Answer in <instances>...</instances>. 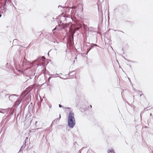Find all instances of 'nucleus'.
I'll list each match as a JSON object with an SVG mask.
<instances>
[{"label":"nucleus","instance_id":"f257e3e1","mask_svg":"<svg viewBox=\"0 0 153 153\" xmlns=\"http://www.w3.org/2000/svg\"><path fill=\"white\" fill-rule=\"evenodd\" d=\"M75 122L74 113L72 111H71L68 114V126L70 128H73L75 125Z\"/></svg>","mask_w":153,"mask_h":153},{"label":"nucleus","instance_id":"f03ea898","mask_svg":"<svg viewBox=\"0 0 153 153\" xmlns=\"http://www.w3.org/2000/svg\"><path fill=\"white\" fill-rule=\"evenodd\" d=\"M32 89L30 88V89H27L21 95L20 97L21 99H19L17 100L15 102V104L16 106H18L20 103L22 99Z\"/></svg>","mask_w":153,"mask_h":153},{"label":"nucleus","instance_id":"7ed1b4c3","mask_svg":"<svg viewBox=\"0 0 153 153\" xmlns=\"http://www.w3.org/2000/svg\"><path fill=\"white\" fill-rule=\"evenodd\" d=\"M8 1V2H10V0H0V4L2 7L3 10L4 12L6 11V8L5 7L6 2Z\"/></svg>","mask_w":153,"mask_h":153},{"label":"nucleus","instance_id":"20e7f679","mask_svg":"<svg viewBox=\"0 0 153 153\" xmlns=\"http://www.w3.org/2000/svg\"><path fill=\"white\" fill-rule=\"evenodd\" d=\"M71 23L69 22L68 23L64 24L62 23L61 25H58V27H60V29L62 30V29H64L66 28L69 27V26L71 25Z\"/></svg>","mask_w":153,"mask_h":153},{"label":"nucleus","instance_id":"39448f33","mask_svg":"<svg viewBox=\"0 0 153 153\" xmlns=\"http://www.w3.org/2000/svg\"><path fill=\"white\" fill-rule=\"evenodd\" d=\"M83 5L81 3L77 5V7H76V9H77V10L79 13H81L83 10Z\"/></svg>","mask_w":153,"mask_h":153},{"label":"nucleus","instance_id":"423d86ee","mask_svg":"<svg viewBox=\"0 0 153 153\" xmlns=\"http://www.w3.org/2000/svg\"><path fill=\"white\" fill-rule=\"evenodd\" d=\"M41 58L39 57L36 59L34 61V62H37V65L38 66H41L42 65V63L41 62Z\"/></svg>","mask_w":153,"mask_h":153},{"label":"nucleus","instance_id":"0eeeda50","mask_svg":"<svg viewBox=\"0 0 153 153\" xmlns=\"http://www.w3.org/2000/svg\"><path fill=\"white\" fill-rule=\"evenodd\" d=\"M82 25L79 23H77L76 24V27L74 28V31L76 32L82 27Z\"/></svg>","mask_w":153,"mask_h":153},{"label":"nucleus","instance_id":"6e6552de","mask_svg":"<svg viewBox=\"0 0 153 153\" xmlns=\"http://www.w3.org/2000/svg\"><path fill=\"white\" fill-rule=\"evenodd\" d=\"M15 110V109L13 108H9L8 110V113L10 114V115H12L13 113Z\"/></svg>","mask_w":153,"mask_h":153},{"label":"nucleus","instance_id":"1a4fd4ad","mask_svg":"<svg viewBox=\"0 0 153 153\" xmlns=\"http://www.w3.org/2000/svg\"><path fill=\"white\" fill-rule=\"evenodd\" d=\"M13 96L18 97V95L16 94H12L9 96V100H13Z\"/></svg>","mask_w":153,"mask_h":153},{"label":"nucleus","instance_id":"9d476101","mask_svg":"<svg viewBox=\"0 0 153 153\" xmlns=\"http://www.w3.org/2000/svg\"><path fill=\"white\" fill-rule=\"evenodd\" d=\"M25 146H26V144H25V143H24L23 144V145L21 147L19 151H22L25 148Z\"/></svg>","mask_w":153,"mask_h":153},{"label":"nucleus","instance_id":"9b49d317","mask_svg":"<svg viewBox=\"0 0 153 153\" xmlns=\"http://www.w3.org/2000/svg\"><path fill=\"white\" fill-rule=\"evenodd\" d=\"M42 128H36L35 129H32L31 131H30V132L33 131L34 132H36V130H39L41 129H42Z\"/></svg>","mask_w":153,"mask_h":153},{"label":"nucleus","instance_id":"f8f14e48","mask_svg":"<svg viewBox=\"0 0 153 153\" xmlns=\"http://www.w3.org/2000/svg\"><path fill=\"white\" fill-rule=\"evenodd\" d=\"M60 118H61V115L60 114L59 115V117L58 118H57L56 119L54 120L53 121V122H55V121H59Z\"/></svg>","mask_w":153,"mask_h":153},{"label":"nucleus","instance_id":"ddd939ff","mask_svg":"<svg viewBox=\"0 0 153 153\" xmlns=\"http://www.w3.org/2000/svg\"><path fill=\"white\" fill-rule=\"evenodd\" d=\"M59 108L63 107V108H67V109H69L71 108H69V107H67V108L65 107V108H64L63 106H62V105L61 104H59Z\"/></svg>","mask_w":153,"mask_h":153},{"label":"nucleus","instance_id":"4468645a","mask_svg":"<svg viewBox=\"0 0 153 153\" xmlns=\"http://www.w3.org/2000/svg\"><path fill=\"white\" fill-rule=\"evenodd\" d=\"M10 95L9 94H7L5 95V97L9 99Z\"/></svg>","mask_w":153,"mask_h":153},{"label":"nucleus","instance_id":"2eb2a0df","mask_svg":"<svg viewBox=\"0 0 153 153\" xmlns=\"http://www.w3.org/2000/svg\"><path fill=\"white\" fill-rule=\"evenodd\" d=\"M91 48H88L87 49V51L86 52V54H87L91 50Z\"/></svg>","mask_w":153,"mask_h":153},{"label":"nucleus","instance_id":"dca6fc26","mask_svg":"<svg viewBox=\"0 0 153 153\" xmlns=\"http://www.w3.org/2000/svg\"><path fill=\"white\" fill-rule=\"evenodd\" d=\"M53 76H52L53 77H59L61 79H63V78L61 77V76H56V75H53Z\"/></svg>","mask_w":153,"mask_h":153},{"label":"nucleus","instance_id":"f3484780","mask_svg":"<svg viewBox=\"0 0 153 153\" xmlns=\"http://www.w3.org/2000/svg\"><path fill=\"white\" fill-rule=\"evenodd\" d=\"M149 108V107H147L146 108H145L144 109V111H146V109L147 108ZM151 108H149V109H147V111H148V110H149Z\"/></svg>","mask_w":153,"mask_h":153},{"label":"nucleus","instance_id":"a211bd4d","mask_svg":"<svg viewBox=\"0 0 153 153\" xmlns=\"http://www.w3.org/2000/svg\"><path fill=\"white\" fill-rule=\"evenodd\" d=\"M39 57L41 58V60H42V59L43 60V59H45V58L44 56H40V57Z\"/></svg>","mask_w":153,"mask_h":153},{"label":"nucleus","instance_id":"6ab92c4d","mask_svg":"<svg viewBox=\"0 0 153 153\" xmlns=\"http://www.w3.org/2000/svg\"><path fill=\"white\" fill-rule=\"evenodd\" d=\"M108 152L109 153H110V152H114V151L113 149H111V150H110L109 151H108Z\"/></svg>","mask_w":153,"mask_h":153},{"label":"nucleus","instance_id":"aec40b11","mask_svg":"<svg viewBox=\"0 0 153 153\" xmlns=\"http://www.w3.org/2000/svg\"><path fill=\"white\" fill-rule=\"evenodd\" d=\"M94 44L92 43L91 44V47L90 48L91 49H92L94 47Z\"/></svg>","mask_w":153,"mask_h":153},{"label":"nucleus","instance_id":"412c9836","mask_svg":"<svg viewBox=\"0 0 153 153\" xmlns=\"http://www.w3.org/2000/svg\"><path fill=\"white\" fill-rule=\"evenodd\" d=\"M57 29V27H56L54 29H53V30H52V33H54V32H53V31L56 30Z\"/></svg>","mask_w":153,"mask_h":153},{"label":"nucleus","instance_id":"4be33fe9","mask_svg":"<svg viewBox=\"0 0 153 153\" xmlns=\"http://www.w3.org/2000/svg\"><path fill=\"white\" fill-rule=\"evenodd\" d=\"M84 28L86 30V27H87V26L86 25H84Z\"/></svg>","mask_w":153,"mask_h":153},{"label":"nucleus","instance_id":"5701e85b","mask_svg":"<svg viewBox=\"0 0 153 153\" xmlns=\"http://www.w3.org/2000/svg\"><path fill=\"white\" fill-rule=\"evenodd\" d=\"M100 20H101V22H102V21H103V17H102V16H101V17L100 18Z\"/></svg>","mask_w":153,"mask_h":153},{"label":"nucleus","instance_id":"b1692460","mask_svg":"<svg viewBox=\"0 0 153 153\" xmlns=\"http://www.w3.org/2000/svg\"><path fill=\"white\" fill-rule=\"evenodd\" d=\"M115 31H119V32H121L123 33H124V32H123V31H121V30H114Z\"/></svg>","mask_w":153,"mask_h":153},{"label":"nucleus","instance_id":"393cba45","mask_svg":"<svg viewBox=\"0 0 153 153\" xmlns=\"http://www.w3.org/2000/svg\"><path fill=\"white\" fill-rule=\"evenodd\" d=\"M28 96V97H29L30 98V100H31V94H29Z\"/></svg>","mask_w":153,"mask_h":153},{"label":"nucleus","instance_id":"a878e982","mask_svg":"<svg viewBox=\"0 0 153 153\" xmlns=\"http://www.w3.org/2000/svg\"><path fill=\"white\" fill-rule=\"evenodd\" d=\"M143 113H144V111H142L140 113V117H141V114H143Z\"/></svg>","mask_w":153,"mask_h":153},{"label":"nucleus","instance_id":"bb28decb","mask_svg":"<svg viewBox=\"0 0 153 153\" xmlns=\"http://www.w3.org/2000/svg\"><path fill=\"white\" fill-rule=\"evenodd\" d=\"M28 139V137H26L25 139V144L26 143V140H27Z\"/></svg>","mask_w":153,"mask_h":153},{"label":"nucleus","instance_id":"cd10ccee","mask_svg":"<svg viewBox=\"0 0 153 153\" xmlns=\"http://www.w3.org/2000/svg\"><path fill=\"white\" fill-rule=\"evenodd\" d=\"M32 106V103H31L30 104V105L29 106V107H31Z\"/></svg>","mask_w":153,"mask_h":153},{"label":"nucleus","instance_id":"c85d7f7f","mask_svg":"<svg viewBox=\"0 0 153 153\" xmlns=\"http://www.w3.org/2000/svg\"><path fill=\"white\" fill-rule=\"evenodd\" d=\"M74 72V71H71V72H69V74H68L70 75V74H71V73H72V72Z\"/></svg>","mask_w":153,"mask_h":153},{"label":"nucleus","instance_id":"c756f323","mask_svg":"<svg viewBox=\"0 0 153 153\" xmlns=\"http://www.w3.org/2000/svg\"><path fill=\"white\" fill-rule=\"evenodd\" d=\"M17 41V39H15L13 40V42H16V41Z\"/></svg>","mask_w":153,"mask_h":153},{"label":"nucleus","instance_id":"7c9ffc66","mask_svg":"<svg viewBox=\"0 0 153 153\" xmlns=\"http://www.w3.org/2000/svg\"><path fill=\"white\" fill-rule=\"evenodd\" d=\"M23 65H26L25 62H24V61H23Z\"/></svg>","mask_w":153,"mask_h":153},{"label":"nucleus","instance_id":"2f4dec72","mask_svg":"<svg viewBox=\"0 0 153 153\" xmlns=\"http://www.w3.org/2000/svg\"><path fill=\"white\" fill-rule=\"evenodd\" d=\"M94 46H98V47H99L98 45H97L96 44H94Z\"/></svg>","mask_w":153,"mask_h":153},{"label":"nucleus","instance_id":"473e14b6","mask_svg":"<svg viewBox=\"0 0 153 153\" xmlns=\"http://www.w3.org/2000/svg\"><path fill=\"white\" fill-rule=\"evenodd\" d=\"M51 78V76L49 77L48 78V80L49 81Z\"/></svg>","mask_w":153,"mask_h":153},{"label":"nucleus","instance_id":"72a5a7b5","mask_svg":"<svg viewBox=\"0 0 153 153\" xmlns=\"http://www.w3.org/2000/svg\"><path fill=\"white\" fill-rule=\"evenodd\" d=\"M59 75V74H52V75Z\"/></svg>","mask_w":153,"mask_h":153},{"label":"nucleus","instance_id":"f704fd0d","mask_svg":"<svg viewBox=\"0 0 153 153\" xmlns=\"http://www.w3.org/2000/svg\"><path fill=\"white\" fill-rule=\"evenodd\" d=\"M37 122H38L37 121H36L35 122V125H36V124L37 123Z\"/></svg>","mask_w":153,"mask_h":153},{"label":"nucleus","instance_id":"c9c22d12","mask_svg":"<svg viewBox=\"0 0 153 153\" xmlns=\"http://www.w3.org/2000/svg\"><path fill=\"white\" fill-rule=\"evenodd\" d=\"M1 110H2V109H0V113H3V112L1 111Z\"/></svg>","mask_w":153,"mask_h":153},{"label":"nucleus","instance_id":"e433bc0d","mask_svg":"<svg viewBox=\"0 0 153 153\" xmlns=\"http://www.w3.org/2000/svg\"><path fill=\"white\" fill-rule=\"evenodd\" d=\"M57 121H55V122H52V123H57Z\"/></svg>","mask_w":153,"mask_h":153},{"label":"nucleus","instance_id":"4c0bfd02","mask_svg":"<svg viewBox=\"0 0 153 153\" xmlns=\"http://www.w3.org/2000/svg\"><path fill=\"white\" fill-rule=\"evenodd\" d=\"M51 106H51V105H49V107L50 108H51Z\"/></svg>","mask_w":153,"mask_h":153},{"label":"nucleus","instance_id":"58836bf2","mask_svg":"<svg viewBox=\"0 0 153 153\" xmlns=\"http://www.w3.org/2000/svg\"><path fill=\"white\" fill-rule=\"evenodd\" d=\"M138 93H141V91H138Z\"/></svg>","mask_w":153,"mask_h":153},{"label":"nucleus","instance_id":"ea45409f","mask_svg":"<svg viewBox=\"0 0 153 153\" xmlns=\"http://www.w3.org/2000/svg\"><path fill=\"white\" fill-rule=\"evenodd\" d=\"M150 116H152V113H151L150 114Z\"/></svg>","mask_w":153,"mask_h":153},{"label":"nucleus","instance_id":"a19ab883","mask_svg":"<svg viewBox=\"0 0 153 153\" xmlns=\"http://www.w3.org/2000/svg\"><path fill=\"white\" fill-rule=\"evenodd\" d=\"M75 59H77V57H76L75 58H74Z\"/></svg>","mask_w":153,"mask_h":153},{"label":"nucleus","instance_id":"79ce46f5","mask_svg":"<svg viewBox=\"0 0 153 153\" xmlns=\"http://www.w3.org/2000/svg\"><path fill=\"white\" fill-rule=\"evenodd\" d=\"M62 73H60L59 74V75H62Z\"/></svg>","mask_w":153,"mask_h":153},{"label":"nucleus","instance_id":"37998d69","mask_svg":"<svg viewBox=\"0 0 153 153\" xmlns=\"http://www.w3.org/2000/svg\"><path fill=\"white\" fill-rule=\"evenodd\" d=\"M128 79H129V80L130 81V79H129V78H128Z\"/></svg>","mask_w":153,"mask_h":153},{"label":"nucleus","instance_id":"c03bdc74","mask_svg":"<svg viewBox=\"0 0 153 153\" xmlns=\"http://www.w3.org/2000/svg\"><path fill=\"white\" fill-rule=\"evenodd\" d=\"M90 107H92V105H90Z\"/></svg>","mask_w":153,"mask_h":153},{"label":"nucleus","instance_id":"a18cd8bd","mask_svg":"<svg viewBox=\"0 0 153 153\" xmlns=\"http://www.w3.org/2000/svg\"><path fill=\"white\" fill-rule=\"evenodd\" d=\"M133 99H134V96H133Z\"/></svg>","mask_w":153,"mask_h":153},{"label":"nucleus","instance_id":"49530a36","mask_svg":"<svg viewBox=\"0 0 153 153\" xmlns=\"http://www.w3.org/2000/svg\"><path fill=\"white\" fill-rule=\"evenodd\" d=\"M148 122H149V121L148 120Z\"/></svg>","mask_w":153,"mask_h":153},{"label":"nucleus","instance_id":"de8ad7c7","mask_svg":"<svg viewBox=\"0 0 153 153\" xmlns=\"http://www.w3.org/2000/svg\"><path fill=\"white\" fill-rule=\"evenodd\" d=\"M41 131H40V130H39V131L41 132Z\"/></svg>","mask_w":153,"mask_h":153},{"label":"nucleus","instance_id":"09e8293b","mask_svg":"<svg viewBox=\"0 0 153 153\" xmlns=\"http://www.w3.org/2000/svg\"><path fill=\"white\" fill-rule=\"evenodd\" d=\"M142 95H141H141H140V97H141V96Z\"/></svg>","mask_w":153,"mask_h":153},{"label":"nucleus","instance_id":"8fccbe9b","mask_svg":"<svg viewBox=\"0 0 153 153\" xmlns=\"http://www.w3.org/2000/svg\"><path fill=\"white\" fill-rule=\"evenodd\" d=\"M76 142H75V143L76 144Z\"/></svg>","mask_w":153,"mask_h":153},{"label":"nucleus","instance_id":"3c124183","mask_svg":"<svg viewBox=\"0 0 153 153\" xmlns=\"http://www.w3.org/2000/svg\"><path fill=\"white\" fill-rule=\"evenodd\" d=\"M76 142H75V143L76 144Z\"/></svg>","mask_w":153,"mask_h":153},{"label":"nucleus","instance_id":"603ef678","mask_svg":"<svg viewBox=\"0 0 153 153\" xmlns=\"http://www.w3.org/2000/svg\"><path fill=\"white\" fill-rule=\"evenodd\" d=\"M74 62H75V60H74Z\"/></svg>","mask_w":153,"mask_h":153},{"label":"nucleus","instance_id":"864d4df0","mask_svg":"<svg viewBox=\"0 0 153 153\" xmlns=\"http://www.w3.org/2000/svg\"><path fill=\"white\" fill-rule=\"evenodd\" d=\"M52 124H51V126H52Z\"/></svg>","mask_w":153,"mask_h":153},{"label":"nucleus","instance_id":"5fc2aeb1","mask_svg":"<svg viewBox=\"0 0 153 153\" xmlns=\"http://www.w3.org/2000/svg\"><path fill=\"white\" fill-rule=\"evenodd\" d=\"M49 52H48V54H49Z\"/></svg>","mask_w":153,"mask_h":153}]
</instances>
